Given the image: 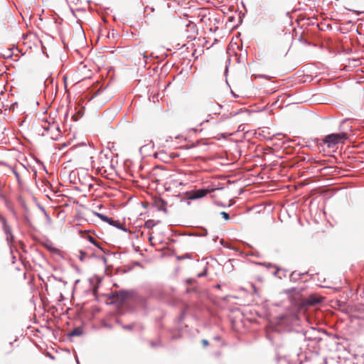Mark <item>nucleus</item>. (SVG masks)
<instances>
[{"label":"nucleus","instance_id":"f257e3e1","mask_svg":"<svg viewBox=\"0 0 364 364\" xmlns=\"http://www.w3.org/2000/svg\"><path fill=\"white\" fill-rule=\"evenodd\" d=\"M348 139V134L346 132L339 133H332L324 136L323 142L327 145L328 148H332L335 145L344 141Z\"/></svg>","mask_w":364,"mask_h":364},{"label":"nucleus","instance_id":"f03ea898","mask_svg":"<svg viewBox=\"0 0 364 364\" xmlns=\"http://www.w3.org/2000/svg\"><path fill=\"white\" fill-rule=\"evenodd\" d=\"M298 321V317L295 314L289 315L287 314H281L278 316V323L281 325L293 324Z\"/></svg>","mask_w":364,"mask_h":364},{"label":"nucleus","instance_id":"7ed1b4c3","mask_svg":"<svg viewBox=\"0 0 364 364\" xmlns=\"http://www.w3.org/2000/svg\"><path fill=\"white\" fill-rule=\"evenodd\" d=\"M208 234V230L204 227H196L195 230L185 232L183 235L193 237H205Z\"/></svg>","mask_w":364,"mask_h":364},{"label":"nucleus","instance_id":"20e7f679","mask_svg":"<svg viewBox=\"0 0 364 364\" xmlns=\"http://www.w3.org/2000/svg\"><path fill=\"white\" fill-rule=\"evenodd\" d=\"M114 295L116 301L124 302L131 296V291L126 289H121L114 291Z\"/></svg>","mask_w":364,"mask_h":364},{"label":"nucleus","instance_id":"39448f33","mask_svg":"<svg viewBox=\"0 0 364 364\" xmlns=\"http://www.w3.org/2000/svg\"><path fill=\"white\" fill-rule=\"evenodd\" d=\"M208 193L205 188L193 191L188 193V198L190 200H197L203 198Z\"/></svg>","mask_w":364,"mask_h":364},{"label":"nucleus","instance_id":"423d86ee","mask_svg":"<svg viewBox=\"0 0 364 364\" xmlns=\"http://www.w3.org/2000/svg\"><path fill=\"white\" fill-rule=\"evenodd\" d=\"M282 346H277L275 348V360L278 364H288V360L285 355L281 353Z\"/></svg>","mask_w":364,"mask_h":364},{"label":"nucleus","instance_id":"0eeeda50","mask_svg":"<svg viewBox=\"0 0 364 364\" xmlns=\"http://www.w3.org/2000/svg\"><path fill=\"white\" fill-rule=\"evenodd\" d=\"M159 159L164 163H168L171 159L174 158L177 155H173V154H168L164 150H161L158 151Z\"/></svg>","mask_w":364,"mask_h":364},{"label":"nucleus","instance_id":"6e6552de","mask_svg":"<svg viewBox=\"0 0 364 364\" xmlns=\"http://www.w3.org/2000/svg\"><path fill=\"white\" fill-rule=\"evenodd\" d=\"M322 301H323V297H321L320 296H317L316 294H311L307 299V303L309 305L318 304H321Z\"/></svg>","mask_w":364,"mask_h":364},{"label":"nucleus","instance_id":"1a4fd4ad","mask_svg":"<svg viewBox=\"0 0 364 364\" xmlns=\"http://www.w3.org/2000/svg\"><path fill=\"white\" fill-rule=\"evenodd\" d=\"M109 225L115 227L116 228L121 230L125 232H129V229L126 226L123 225L118 220H114L112 218Z\"/></svg>","mask_w":364,"mask_h":364},{"label":"nucleus","instance_id":"9d476101","mask_svg":"<svg viewBox=\"0 0 364 364\" xmlns=\"http://www.w3.org/2000/svg\"><path fill=\"white\" fill-rule=\"evenodd\" d=\"M3 224V229L4 233L6 235V240L9 242L11 240L14 239V236L12 234L11 228L7 225L6 220H5V223Z\"/></svg>","mask_w":364,"mask_h":364},{"label":"nucleus","instance_id":"9b49d317","mask_svg":"<svg viewBox=\"0 0 364 364\" xmlns=\"http://www.w3.org/2000/svg\"><path fill=\"white\" fill-rule=\"evenodd\" d=\"M83 328L82 326L75 328L68 333V337L80 336L83 334Z\"/></svg>","mask_w":364,"mask_h":364},{"label":"nucleus","instance_id":"f8f14e48","mask_svg":"<svg viewBox=\"0 0 364 364\" xmlns=\"http://www.w3.org/2000/svg\"><path fill=\"white\" fill-rule=\"evenodd\" d=\"M92 213H93V215L97 216L98 218H100L102 221L107 223L108 224L109 223V222L112 219V218H109L106 215H104L102 213H98L96 211H92Z\"/></svg>","mask_w":364,"mask_h":364},{"label":"nucleus","instance_id":"ddd939ff","mask_svg":"<svg viewBox=\"0 0 364 364\" xmlns=\"http://www.w3.org/2000/svg\"><path fill=\"white\" fill-rule=\"evenodd\" d=\"M289 279L292 282H296L297 281H301L300 272H297L296 271L292 272L289 276Z\"/></svg>","mask_w":364,"mask_h":364},{"label":"nucleus","instance_id":"4468645a","mask_svg":"<svg viewBox=\"0 0 364 364\" xmlns=\"http://www.w3.org/2000/svg\"><path fill=\"white\" fill-rule=\"evenodd\" d=\"M158 203L160 204L157 209L160 211H163L164 213H167V209L166 208V205H167V202L163 199V198H159Z\"/></svg>","mask_w":364,"mask_h":364},{"label":"nucleus","instance_id":"2eb2a0df","mask_svg":"<svg viewBox=\"0 0 364 364\" xmlns=\"http://www.w3.org/2000/svg\"><path fill=\"white\" fill-rule=\"evenodd\" d=\"M87 240L88 241L92 244L93 245H95V247H97L98 249H100V250H102V252H105V249L102 247L101 244L97 242L93 237L92 236H89L87 237Z\"/></svg>","mask_w":364,"mask_h":364},{"label":"nucleus","instance_id":"dca6fc26","mask_svg":"<svg viewBox=\"0 0 364 364\" xmlns=\"http://www.w3.org/2000/svg\"><path fill=\"white\" fill-rule=\"evenodd\" d=\"M159 221L156 222L154 220H148L144 223V228L146 229H152Z\"/></svg>","mask_w":364,"mask_h":364},{"label":"nucleus","instance_id":"f3484780","mask_svg":"<svg viewBox=\"0 0 364 364\" xmlns=\"http://www.w3.org/2000/svg\"><path fill=\"white\" fill-rule=\"evenodd\" d=\"M242 112L250 113V111L249 109H239V110H237V112H231L230 113V114L228 115L225 118L233 117H235V116H236V115H237V114H239L240 113H242Z\"/></svg>","mask_w":364,"mask_h":364},{"label":"nucleus","instance_id":"a211bd4d","mask_svg":"<svg viewBox=\"0 0 364 364\" xmlns=\"http://www.w3.org/2000/svg\"><path fill=\"white\" fill-rule=\"evenodd\" d=\"M298 159H299V160L300 161H307L308 162H311V163H316V162L314 159L309 158L308 155H307V156H299Z\"/></svg>","mask_w":364,"mask_h":364},{"label":"nucleus","instance_id":"6ab92c4d","mask_svg":"<svg viewBox=\"0 0 364 364\" xmlns=\"http://www.w3.org/2000/svg\"><path fill=\"white\" fill-rule=\"evenodd\" d=\"M149 148H151V149L154 148V143L153 141H150V142L149 144L141 146L139 149V151L141 153L144 150L147 149Z\"/></svg>","mask_w":364,"mask_h":364},{"label":"nucleus","instance_id":"aec40b11","mask_svg":"<svg viewBox=\"0 0 364 364\" xmlns=\"http://www.w3.org/2000/svg\"><path fill=\"white\" fill-rule=\"evenodd\" d=\"M150 346L152 348H156V347H163V344L161 343V338H159L157 341H150Z\"/></svg>","mask_w":364,"mask_h":364},{"label":"nucleus","instance_id":"412c9836","mask_svg":"<svg viewBox=\"0 0 364 364\" xmlns=\"http://www.w3.org/2000/svg\"><path fill=\"white\" fill-rule=\"evenodd\" d=\"M176 259L178 261H181V260H183V259H192V255L191 253H186V254H184L183 255H178L176 257Z\"/></svg>","mask_w":364,"mask_h":364},{"label":"nucleus","instance_id":"4be33fe9","mask_svg":"<svg viewBox=\"0 0 364 364\" xmlns=\"http://www.w3.org/2000/svg\"><path fill=\"white\" fill-rule=\"evenodd\" d=\"M134 323H131V324H122V328L124 330L133 331V330H134Z\"/></svg>","mask_w":364,"mask_h":364},{"label":"nucleus","instance_id":"5701e85b","mask_svg":"<svg viewBox=\"0 0 364 364\" xmlns=\"http://www.w3.org/2000/svg\"><path fill=\"white\" fill-rule=\"evenodd\" d=\"M79 253H80L79 257H78L79 259L81 262H84L85 260L86 257H87V253L85 251L82 250H79Z\"/></svg>","mask_w":364,"mask_h":364},{"label":"nucleus","instance_id":"b1692460","mask_svg":"<svg viewBox=\"0 0 364 364\" xmlns=\"http://www.w3.org/2000/svg\"><path fill=\"white\" fill-rule=\"evenodd\" d=\"M284 292L287 294H291L292 293H296L298 294L299 293V290L296 287H292V288H290V289H285L284 290Z\"/></svg>","mask_w":364,"mask_h":364},{"label":"nucleus","instance_id":"393cba45","mask_svg":"<svg viewBox=\"0 0 364 364\" xmlns=\"http://www.w3.org/2000/svg\"><path fill=\"white\" fill-rule=\"evenodd\" d=\"M82 115L83 112L78 111L77 113L74 114L72 116V119H73V121H77Z\"/></svg>","mask_w":364,"mask_h":364},{"label":"nucleus","instance_id":"a878e982","mask_svg":"<svg viewBox=\"0 0 364 364\" xmlns=\"http://www.w3.org/2000/svg\"><path fill=\"white\" fill-rule=\"evenodd\" d=\"M170 332L171 333V340H172V341H174V340H176V339H179L182 336V335H181V333L180 332L178 333H177V334L173 333H172V330H170Z\"/></svg>","mask_w":364,"mask_h":364},{"label":"nucleus","instance_id":"bb28decb","mask_svg":"<svg viewBox=\"0 0 364 364\" xmlns=\"http://www.w3.org/2000/svg\"><path fill=\"white\" fill-rule=\"evenodd\" d=\"M185 315H186V313L184 311H183L181 313L180 316L176 318V321L178 323H181L184 320Z\"/></svg>","mask_w":364,"mask_h":364},{"label":"nucleus","instance_id":"cd10ccee","mask_svg":"<svg viewBox=\"0 0 364 364\" xmlns=\"http://www.w3.org/2000/svg\"><path fill=\"white\" fill-rule=\"evenodd\" d=\"M294 149L291 146H286L284 147V151L287 154H291L294 152Z\"/></svg>","mask_w":364,"mask_h":364},{"label":"nucleus","instance_id":"c85d7f7f","mask_svg":"<svg viewBox=\"0 0 364 364\" xmlns=\"http://www.w3.org/2000/svg\"><path fill=\"white\" fill-rule=\"evenodd\" d=\"M220 214L225 220H228L230 218L229 213L225 211H222Z\"/></svg>","mask_w":364,"mask_h":364},{"label":"nucleus","instance_id":"c756f323","mask_svg":"<svg viewBox=\"0 0 364 364\" xmlns=\"http://www.w3.org/2000/svg\"><path fill=\"white\" fill-rule=\"evenodd\" d=\"M46 248L52 253L58 252V249L50 245H45Z\"/></svg>","mask_w":364,"mask_h":364},{"label":"nucleus","instance_id":"7c9ffc66","mask_svg":"<svg viewBox=\"0 0 364 364\" xmlns=\"http://www.w3.org/2000/svg\"><path fill=\"white\" fill-rule=\"evenodd\" d=\"M207 274H208V270L205 268L203 269V271H202L201 272H200L197 274V277L201 278V277H205L207 275Z\"/></svg>","mask_w":364,"mask_h":364},{"label":"nucleus","instance_id":"2f4dec72","mask_svg":"<svg viewBox=\"0 0 364 364\" xmlns=\"http://www.w3.org/2000/svg\"><path fill=\"white\" fill-rule=\"evenodd\" d=\"M196 282V280L195 279H193V278H188L186 280V284L187 285H193L194 283Z\"/></svg>","mask_w":364,"mask_h":364},{"label":"nucleus","instance_id":"473e14b6","mask_svg":"<svg viewBox=\"0 0 364 364\" xmlns=\"http://www.w3.org/2000/svg\"><path fill=\"white\" fill-rule=\"evenodd\" d=\"M52 277H53L55 280H56V281H58V282H63L65 285L67 284V282H66V281H65V280H64L63 278H61V277H56V276H55V275H53V274L52 275Z\"/></svg>","mask_w":364,"mask_h":364},{"label":"nucleus","instance_id":"72a5a7b5","mask_svg":"<svg viewBox=\"0 0 364 364\" xmlns=\"http://www.w3.org/2000/svg\"><path fill=\"white\" fill-rule=\"evenodd\" d=\"M216 107H211L209 105V109L213 111L214 114H220V110L218 109H215Z\"/></svg>","mask_w":364,"mask_h":364},{"label":"nucleus","instance_id":"f704fd0d","mask_svg":"<svg viewBox=\"0 0 364 364\" xmlns=\"http://www.w3.org/2000/svg\"><path fill=\"white\" fill-rule=\"evenodd\" d=\"M208 117H209L208 119H205V120L202 121V122L200 123V125H202V124H205V123L209 122H210L212 119H213V117H211V114H208Z\"/></svg>","mask_w":364,"mask_h":364},{"label":"nucleus","instance_id":"c9c22d12","mask_svg":"<svg viewBox=\"0 0 364 364\" xmlns=\"http://www.w3.org/2000/svg\"><path fill=\"white\" fill-rule=\"evenodd\" d=\"M11 168V171L13 172V173L14 174V176H16L17 181H19L20 179V175L18 173V172L16 171V169H14V168Z\"/></svg>","mask_w":364,"mask_h":364},{"label":"nucleus","instance_id":"e433bc0d","mask_svg":"<svg viewBox=\"0 0 364 364\" xmlns=\"http://www.w3.org/2000/svg\"><path fill=\"white\" fill-rule=\"evenodd\" d=\"M209 105L211 106V107H216L218 108L219 110H220L222 108H223V105L217 103V104H214L213 102H210L209 103Z\"/></svg>","mask_w":364,"mask_h":364},{"label":"nucleus","instance_id":"4c0bfd02","mask_svg":"<svg viewBox=\"0 0 364 364\" xmlns=\"http://www.w3.org/2000/svg\"><path fill=\"white\" fill-rule=\"evenodd\" d=\"M52 333H53V335L54 338L56 339V338H57V337L58 336V335H59V334H60V329H58V330H53V331H52Z\"/></svg>","mask_w":364,"mask_h":364},{"label":"nucleus","instance_id":"58836bf2","mask_svg":"<svg viewBox=\"0 0 364 364\" xmlns=\"http://www.w3.org/2000/svg\"><path fill=\"white\" fill-rule=\"evenodd\" d=\"M196 287H188L186 290V292L187 294L191 293V292H196Z\"/></svg>","mask_w":364,"mask_h":364},{"label":"nucleus","instance_id":"ea45409f","mask_svg":"<svg viewBox=\"0 0 364 364\" xmlns=\"http://www.w3.org/2000/svg\"><path fill=\"white\" fill-rule=\"evenodd\" d=\"M201 343L204 348L207 347L209 345V341L207 339H203L201 341Z\"/></svg>","mask_w":364,"mask_h":364},{"label":"nucleus","instance_id":"a19ab883","mask_svg":"<svg viewBox=\"0 0 364 364\" xmlns=\"http://www.w3.org/2000/svg\"><path fill=\"white\" fill-rule=\"evenodd\" d=\"M105 255H116L117 253V252H110L109 250H107L105 249V252H103Z\"/></svg>","mask_w":364,"mask_h":364},{"label":"nucleus","instance_id":"79ce46f5","mask_svg":"<svg viewBox=\"0 0 364 364\" xmlns=\"http://www.w3.org/2000/svg\"><path fill=\"white\" fill-rule=\"evenodd\" d=\"M99 259H100L105 264H107V259L105 256H100V257H99Z\"/></svg>","mask_w":364,"mask_h":364},{"label":"nucleus","instance_id":"37998d69","mask_svg":"<svg viewBox=\"0 0 364 364\" xmlns=\"http://www.w3.org/2000/svg\"><path fill=\"white\" fill-rule=\"evenodd\" d=\"M24 220H25V223H26V225H28L29 226L31 225V221L27 216L25 217Z\"/></svg>","mask_w":364,"mask_h":364},{"label":"nucleus","instance_id":"c03bdc74","mask_svg":"<svg viewBox=\"0 0 364 364\" xmlns=\"http://www.w3.org/2000/svg\"><path fill=\"white\" fill-rule=\"evenodd\" d=\"M0 199H1V200L6 199V196L3 193V188L0 191Z\"/></svg>","mask_w":364,"mask_h":364},{"label":"nucleus","instance_id":"a18cd8bd","mask_svg":"<svg viewBox=\"0 0 364 364\" xmlns=\"http://www.w3.org/2000/svg\"><path fill=\"white\" fill-rule=\"evenodd\" d=\"M216 205L223 208H225L226 205L224 204L223 202L217 201Z\"/></svg>","mask_w":364,"mask_h":364},{"label":"nucleus","instance_id":"49530a36","mask_svg":"<svg viewBox=\"0 0 364 364\" xmlns=\"http://www.w3.org/2000/svg\"><path fill=\"white\" fill-rule=\"evenodd\" d=\"M103 326L109 329L112 328V326L108 323H104Z\"/></svg>","mask_w":364,"mask_h":364},{"label":"nucleus","instance_id":"de8ad7c7","mask_svg":"<svg viewBox=\"0 0 364 364\" xmlns=\"http://www.w3.org/2000/svg\"><path fill=\"white\" fill-rule=\"evenodd\" d=\"M107 298L108 299H113V298H114V299H115L114 292H113V293H112V294H108V295L107 296Z\"/></svg>","mask_w":364,"mask_h":364},{"label":"nucleus","instance_id":"09e8293b","mask_svg":"<svg viewBox=\"0 0 364 364\" xmlns=\"http://www.w3.org/2000/svg\"><path fill=\"white\" fill-rule=\"evenodd\" d=\"M55 131L58 132V136L60 135V127L58 125L55 126Z\"/></svg>","mask_w":364,"mask_h":364},{"label":"nucleus","instance_id":"8fccbe9b","mask_svg":"<svg viewBox=\"0 0 364 364\" xmlns=\"http://www.w3.org/2000/svg\"><path fill=\"white\" fill-rule=\"evenodd\" d=\"M51 139L53 140V141H57L58 140V134L55 136V135H53L51 136Z\"/></svg>","mask_w":364,"mask_h":364},{"label":"nucleus","instance_id":"3c124183","mask_svg":"<svg viewBox=\"0 0 364 364\" xmlns=\"http://www.w3.org/2000/svg\"><path fill=\"white\" fill-rule=\"evenodd\" d=\"M45 217L46 218V220L48 221V222H50L51 221V218L50 217V215L48 214V213H46V215H44Z\"/></svg>","mask_w":364,"mask_h":364},{"label":"nucleus","instance_id":"603ef678","mask_svg":"<svg viewBox=\"0 0 364 364\" xmlns=\"http://www.w3.org/2000/svg\"><path fill=\"white\" fill-rule=\"evenodd\" d=\"M220 122H222V119H220V120H214V121L213 122V125H217V124H218Z\"/></svg>","mask_w":364,"mask_h":364},{"label":"nucleus","instance_id":"864d4df0","mask_svg":"<svg viewBox=\"0 0 364 364\" xmlns=\"http://www.w3.org/2000/svg\"><path fill=\"white\" fill-rule=\"evenodd\" d=\"M49 82V83H52L53 82V79H49V78H47L44 82L45 85H46V83Z\"/></svg>","mask_w":364,"mask_h":364},{"label":"nucleus","instance_id":"5fc2aeb1","mask_svg":"<svg viewBox=\"0 0 364 364\" xmlns=\"http://www.w3.org/2000/svg\"><path fill=\"white\" fill-rule=\"evenodd\" d=\"M280 134H281L280 133H278V134H273L272 136L268 137L267 139V140H272V139H273L276 135H280Z\"/></svg>","mask_w":364,"mask_h":364},{"label":"nucleus","instance_id":"6e6d98bb","mask_svg":"<svg viewBox=\"0 0 364 364\" xmlns=\"http://www.w3.org/2000/svg\"><path fill=\"white\" fill-rule=\"evenodd\" d=\"M40 208H41V210H42V212H43L44 215H46V213H47L46 209L43 207L41 206Z\"/></svg>","mask_w":364,"mask_h":364},{"label":"nucleus","instance_id":"4d7b16f0","mask_svg":"<svg viewBox=\"0 0 364 364\" xmlns=\"http://www.w3.org/2000/svg\"><path fill=\"white\" fill-rule=\"evenodd\" d=\"M40 208H41V210H42V212H43L44 215H46V213H47L46 209L43 207L41 206Z\"/></svg>","mask_w":364,"mask_h":364},{"label":"nucleus","instance_id":"13d9d810","mask_svg":"<svg viewBox=\"0 0 364 364\" xmlns=\"http://www.w3.org/2000/svg\"><path fill=\"white\" fill-rule=\"evenodd\" d=\"M12 56H13V54L12 53H9L8 55V56L6 57L5 55H4L3 57H4V58H12Z\"/></svg>","mask_w":364,"mask_h":364},{"label":"nucleus","instance_id":"bf43d9fd","mask_svg":"<svg viewBox=\"0 0 364 364\" xmlns=\"http://www.w3.org/2000/svg\"><path fill=\"white\" fill-rule=\"evenodd\" d=\"M221 339V337L220 336H216L214 337V340L215 341H220Z\"/></svg>","mask_w":364,"mask_h":364},{"label":"nucleus","instance_id":"052dcab7","mask_svg":"<svg viewBox=\"0 0 364 364\" xmlns=\"http://www.w3.org/2000/svg\"><path fill=\"white\" fill-rule=\"evenodd\" d=\"M153 156H154L155 159H159L158 151H157V152H155V153L153 154Z\"/></svg>","mask_w":364,"mask_h":364},{"label":"nucleus","instance_id":"680f3d73","mask_svg":"<svg viewBox=\"0 0 364 364\" xmlns=\"http://www.w3.org/2000/svg\"><path fill=\"white\" fill-rule=\"evenodd\" d=\"M301 274V280L302 279V277H304V275L306 274H308V272H303V273H300Z\"/></svg>","mask_w":364,"mask_h":364},{"label":"nucleus","instance_id":"e2e57ef3","mask_svg":"<svg viewBox=\"0 0 364 364\" xmlns=\"http://www.w3.org/2000/svg\"><path fill=\"white\" fill-rule=\"evenodd\" d=\"M265 265H266V267H267V268H269V267H273V265H272L271 263L265 264Z\"/></svg>","mask_w":364,"mask_h":364},{"label":"nucleus","instance_id":"0e129e2a","mask_svg":"<svg viewBox=\"0 0 364 364\" xmlns=\"http://www.w3.org/2000/svg\"><path fill=\"white\" fill-rule=\"evenodd\" d=\"M279 270H280V269L277 268V270L274 272V275L277 276Z\"/></svg>","mask_w":364,"mask_h":364},{"label":"nucleus","instance_id":"69168bd1","mask_svg":"<svg viewBox=\"0 0 364 364\" xmlns=\"http://www.w3.org/2000/svg\"><path fill=\"white\" fill-rule=\"evenodd\" d=\"M43 129H44V130H46V131H48V130H49V129H50V125L46 126V127H43Z\"/></svg>","mask_w":364,"mask_h":364},{"label":"nucleus","instance_id":"338daca9","mask_svg":"<svg viewBox=\"0 0 364 364\" xmlns=\"http://www.w3.org/2000/svg\"><path fill=\"white\" fill-rule=\"evenodd\" d=\"M46 328H47V329H48V330H49V331H51V332L53 331V329L52 328V327H50V326H46Z\"/></svg>","mask_w":364,"mask_h":364},{"label":"nucleus","instance_id":"774afa93","mask_svg":"<svg viewBox=\"0 0 364 364\" xmlns=\"http://www.w3.org/2000/svg\"><path fill=\"white\" fill-rule=\"evenodd\" d=\"M116 323H118V324H119V325H121V326H122V322H121V320H119V319H117V320H116Z\"/></svg>","mask_w":364,"mask_h":364}]
</instances>
